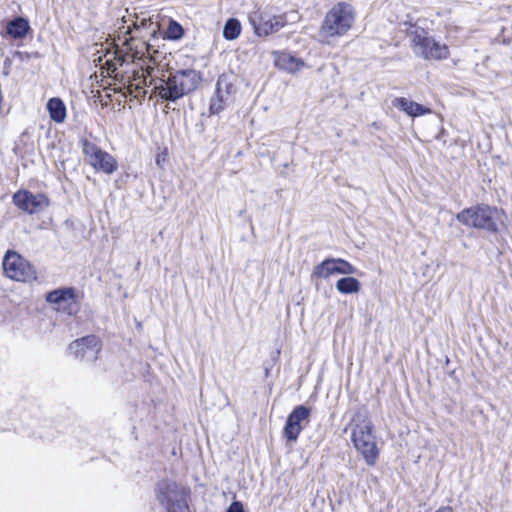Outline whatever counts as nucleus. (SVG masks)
Masks as SVG:
<instances>
[{
    "instance_id": "1",
    "label": "nucleus",
    "mask_w": 512,
    "mask_h": 512,
    "mask_svg": "<svg viewBox=\"0 0 512 512\" xmlns=\"http://www.w3.org/2000/svg\"><path fill=\"white\" fill-rule=\"evenodd\" d=\"M121 81L129 94H134L138 97L139 94H146L143 89L148 86L147 79L139 71H133L132 77H125L121 75ZM200 81L198 73L193 69L178 70L175 73H169L167 78L151 79L149 85H153V91L162 100L168 102H176L178 99L183 98L189 93L193 92Z\"/></svg>"
},
{
    "instance_id": "2",
    "label": "nucleus",
    "mask_w": 512,
    "mask_h": 512,
    "mask_svg": "<svg viewBox=\"0 0 512 512\" xmlns=\"http://www.w3.org/2000/svg\"><path fill=\"white\" fill-rule=\"evenodd\" d=\"M354 21V8L349 3L338 2L324 17L318 31L319 41L331 45L352 28Z\"/></svg>"
},
{
    "instance_id": "3",
    "label": "nucleus",
    "mask_w": 512,
    "mask_h": 512,
    "mask_svg": "<svg viewBox=\"0 0 512 512\" xmlns=\"http://www.w3.org/2000/svg\"><path fill=\"white\" fill-rule=\"evenodd\" d=\"M190 490L171 479H162L156 484L155 496L167 512H189Z\"/></svg>"
},
{
    "instance_id": "4",
    "label": "nucleus",
    "mask_w": 512,
    "mask_h": 512,
    "mask_svg": "<svg viewBox=\"0 0 512 512\" xmlns=\"http://www.w3.org/2000/svg\"><path fill=\"white\" fill-rule=\"evenodd\" d=\"M408 34L416 56L425 60H443L449 57L448 46L436 41L425 29L412 26Z\"/></svg>"
},
{
    "instance_id": "5",
    "label": "nucleus",
    "mask_w": 512,
    "mask_h": 512,
    "mask_svg": "<svg viewBox=\"0 0 512 512\" xmlns=\"http://www.w3.org/2000/svg\"><path fill=\"white\" fill-rule=\"evenodd\" d=\"M457 220L463 225L484 229L489 232H497L499 212L496 208L488 205H477L464 209L456 216Z\"/></svg>"
},
{
    "instance_id": "6",
    "label": "nucleus",
    "mask_w": 512,
    "mask_h": 512,
    "mask_svg": "<svg viewBox=\"0 0 512 512\" xmlns=\"http://www.w3.org/2000/svg\"><path fill=\"white\" fill-rule=\"evenodd\" d=\"M351 440L356 450L363 456L369 466H374L378 459L376 437L373 433L371 421L364 420L352 429Z\"/></svg>"
},
{
    "instance_id": "7",
    "label": "nucleus",
    "mask_w": 512,
    "mask_h": 512,
    "mask_svg": "<svg viewBox=\"0 0 512 512\" xmlns=\"http://www.w3.org/2000/svg\"><path fill=\"white\" fill-rule=\"evenodd\" d=\"M3 268L7 277L22 282L36 279L33 266L16 252L8 251L3 259Z\"/></svg>"
},
{
    "instance_id": "8",
    "label": "nucleus",
    "mask_w": 512,
    "mask_h": 512,
    "mask_svg": "<svg viewBox=\"0 0 512 512\" xmlns=\"http://www.w3.org/2000/svg\"><path fill=\"white\" fill-rule=\"evenodd\" d=\"M249 21L258 36H268L278 32L287 24L286 15H272L267 11L256 10L250 13Z\"/></svg>"
},
{
    "instance_id": "9",
    "label": "nucleus",
    "mask_w": 512,
    "mask_h": 512,
    "mask_svg": "<svg viewBox=\"0 0 512 512\" xmlns=\"http://www.w3.org/2000/svg\"><path fill=\"white\" fill-rule=\"evenodd\" d=\"M13 203L28 214H35L49 206V199L41 193L33 194L27 190H19L13 195Z\"/></svg>"
},
{
    "instance_id": "10",
    "label": "nucleus",
    "mask_w": 512,
    "mask_h": 512,
    "mask_svg": "<svg viewBox=\"0 0 512 512\" xmlns=\"http://www.w3.org/2000/svg\"><path fill=\"white\" fill-rule=\"evenodd\" d=\"M69 350L75 358L81 361L94 362L98 358L101 345L95 335H88L73 341L69 345Z\"/></svg>"
},
{
    "instance_id": "11",
    "label": "nucleus",
    "mask_w": 512,
    "mask_h": 512,
    "mask_svg": "<svg viewBox=\"0 0 512 512\" xmlns=\"http://www.w3.org/2000/svg\"><path fill=\"white\" fill-rule=\"evenodd\" d=\"M357 273L358 270L355 266L341 258H327L316 265L313 270V276L323 279L333 274L352 275Z\"/></svg>"
},
{
    "instance_id": "12",
    "label": "nucleus",
    "mask_w": 512,
    "mask_h": 512,
    "mask_svg": "<svg viewBox=\"0 0 512 512\" xmlns=\"http://www.w3.org/2000/svg\"><path fill=\"white\" fill-rule=\"evenodd\" d=\"M310 409L299 405L288 415L284 426V436L289 442H296L300 432L309 422Z\"/></svg>"
},
{
    "instance_id": "13",
    "label": "nucleus",
    "mask_w": 512,
    "mask_h": 512,
    "mask_svg": "<svg viewBox=\"0 0 512 512\" xmlns=\"http://www.w3.org/2000/svg\"><path fill=\"white\" fill-rule=\"evenodd\" d=\"M46 301L56 305L58 311H63L68 315L77 312L76 294L73 287H63L55 289L46 294Z\"/></svg>"
},
{
    "instance_id": "14",
    "label": "nucleus",
    "mask_w": 512,
    "mask_h": 512,
    "mask_svg": "<svg viewBox=\"0 0 512 512\" xmlns=\"http://www.w3.org/2000/svg\"><path fill=\"white\" fill-rule=\"evenodd\" d=\"M232 90L233 85L230 82H228L227 78L224 75L220 76L216 83L215 96L212 97L210 101V114H218L224 109V105Z\"/></svg>"
},
{
    "instance_id": "15",
    "label": "nucleus",
    "mask_w": 512,
    "mask_h": 512,
    "mask_svg": "<svg viewBox=\"0 0 512 512\" xmlns=\"http://www.w3.org/2000/svg\"><path fill=\"white\" fill-rule=\"evenodd\" d=\"M273 55L275 66L281 70L294 73L304 67V62L301 59L291 55L288 52L275 51L273 52Z\"/></svg>"
},
{
    "instance_id": "16",
    "label": "nucleus",
    "mask_w": 512,
    "mask_h": 512,
    "mask_svg": "<svg viewBox=\"0 0 512 512\" xmlns=\"http://www.w3.org/2000/svg\"><path fill=\"white\" fill-rule=\"evenodd\" d=\"M392 104L394 107L399 108L407 115L412 117L430 114L432 112L430 108L425 107L417 102L411 101L404 97L395 98L392 101Z\"/></svg>"
},
{
    "instance_id": "17",
    "label": "nucleus",
    "mask_w": 512,
    "mask_h": 512,
    "mask_svg": "<svg viewBox=\"0 0 512 512\" xmlns=\"http://www.w3.org/2000/svg\"><path fill=\"white\" fill-rule=\"evenodd\" d=\"M31 30L29 21L21 16L10 20L6 25V34L13 39H23Z\"/></svg>"
},
{
    "instance_id": "18",
    "label": "nucleus",
    "mask_w": 512,
    "mask_h": 512,
    "mask_svg": "<svg viewBox=\"0 0 512 512\" xmlns=\"http://www.w3.org/2000/svg\"><path fill=\"white\" fill-rule=\"evenodd\" d=\"M89 164L96 170L102 171L106 174H112L117 170L118 164L115 158L107 153L106 151H101L97 154Z\"/></svg>"
},
{
    "instance_id": "19",
    "label": "nucleus",
    "mask_w": 512,
    "mask_h": 512,
    "mask_svg": "<svg viewBox=\"0 0 512 512\" xmlns=\"http://www.w3.org/2000/svg\"><path fill=\"white\" fill-rule=\"evenodd\" d=\"M47 110L50 118L56 123H62L66 119V106L60 98H51L47 102Z\"/></svg>"
},
{
    "instance_id": "20",
    "label": "nucleus",
    "mask_w": 512,
    "mask_h": 512,
    "mask_svg": "<svg viewBox=\"0 0 512 512\" xmlns=\"http://www.w3.org/2000/svg\"><path fill=\"white\" fill-rule=\"evenodd\" d=\"M335 286L342 294H353L360 290L361 284L354 277H343L336 282Z\"/></svg>"
},
{
    "instance_id": "21",
    "label": "nucleus",
    "mask_w": 512,
    "mask_h": 512,
    "mask_svg": "<svg viewBox=\"0 0 512 512\" xmlns=\"http://www.w3.org/2000/svg\"><path fill=\"white\" fill-rule=\"evenodd\" d=\"M241 32V25L237 19L230 18L226 21L223 28V37L227 40L236 39Z\"/></svg>"
},
{
    "instance_id": "22",
    "label": "nucleus",
    "mask_w": 512,
    "mask_h": 512,
    "mask_svg": "<svg viewBox=\"0 0 512 512\" xmlns=\"http://www.w3.org/2000/svg\"><path fill=\"white\" fill-rule=\"evenodd\" d=\"M82 151L85 157L88 159V162L92 161L97 154H99L102 149L98 147L96 144L92 143L87 139L81 140Z\"/></svg>"
},
{
    "instance_id": "23",
    "label": "nucleus",
    "mask_w": 512,
    "mask_h": 512,
    "mask_svg": "<svg viewBox=\"0 0 512 512\" xmlns=\"http://www.w3.org/2000/svg\"><path fill=\"white\" fill-rule=\"evenodd\" d=\"M166 35L168 39L179 40L184 35V29L178 22L171 20L168 24Z\"/></svg>"
},
{
    "instance_id": "24",
    "label": "nucleus",
    "mask_w": 512,
    "mask_h": 512,
    "mask_svg": "<svg viewBox=\"0 0 512 512\" xmlns=\"http://www.w3.org/2000/svg\"><path fill=\"white\" fill-rule=\"evenodd\" d=\"M227 512H245V511H244V508H243V505L241 502L234 501L229 506Z\"/></svg>"
},
{
    "instance_id": "25",
    "label": "nucleus",
    "mask_w": 512,
    "mask_h": 512,
    "mask_svg": "<svg viewBox=\"0 0 512 512\" xmlns=\"http://www.w3.org/2000/svg\"><path fill=\"white\" fill-rule=\"evenodd\" d=\"M147 24L151 25L152 22L150 20H147L146 18H137V20L134 22V27L138 29L140 27H145Z\"/></svg>"
},
{
    "instance_id": "26",
    "label": "nucleus",
    "mask_w": 512,
    "mask_h": 512,
    "mask_svg": "<svg viewBox=\"0 0 512 512\" xmlns=\"http://www.w3.org/2000/svg\"><path fill=\"white\" fill-rule=\"evenodd\" d=\"M106 64H107V65H109V68H108V69H109V71H111V73H115V76H114V77H115L116 79H118V75H119V74L116 72L117 68H116L115 64H114V63L109 64V61H107V63H106Z\"/></svg>"
},
{
    "instance_id": "27",
    "label": "nucleus",
    "mask_w": 512,
    "mask_h": 512,
    "mask_svg": "<svg viewBox=\"0 0 512 512\" xmlns=\"http://www.w3.org/2000/svg\"><path fill=\"white\" fill-rule=\"evenodd\" d=\"M435 512H454L452 507L450 506H442L439 509H437Z\"/></svg>"
},
{
    "instance_id": "28",
    "label": "nucleus",
    "mask_w": 512,
    "mask_h": 512,
    "mask_svg": "<svg viewBox=\"0 0 512 512\" xmlns=\"http://www.w3.org/2000/svg\"><path fill=\"white\" fill-rule=\"evenodd\" d=\"M117 60L120 62V65H122L123 62L125 61L123 57H119Z\"/></svg>"
},
{
    "instance_id": "29",
    "label": "nucleus",
    "mask_w": 512,
    "mask_h": 512,
    "mask_svg": "<svg viewBox=\"0 0 512 512\" xmlns=\"http://www.w3.org/2000/svg\"><path fill=\"white\" fill-rule=\"evenodd\" d=\"M156 162H157L158 165H160L161 159H160L159 156L157 157Z\"/></svg>"
}]
</instances>
